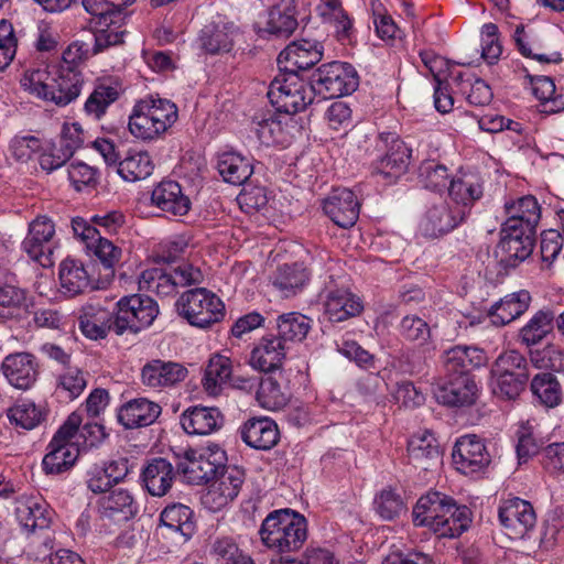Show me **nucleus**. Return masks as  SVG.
<instances>
[{
  "instance_id": "f257e3e1",
  "label": "nucleus",
  "mask_w": 564,
  "mask_h": 564,
  "mask_svg": "<svg viewBox=\"0 0 564 564\" xmlns=\"http://www.w3.org/2000/svg\"><path fill=\"white\" fill-rule=\"evenodd\" d=\"M486 352L477 347L455 346L443 355L445 376L434 387L433 393L440 404L460 408L473 405L478 397V387L471 370L486 366Z\"/></svg>"
},
{
  "instance_id": "f03ea898",
  "label": "nucleus",
  "mask_w": 564,
  "mask_h": 564,
  "mask_svg": "<svg viewBox=\"0 0 564 564\" xmlns=\"http://www.w3.org/2000/svg\"><path fill=\"white\" fill-rule=\"evenodd\" d=\"M415 527H424L438 538L454 539L465 532L470 522V510L438 491L419 498L412 510Z\"/></svg>"
},
{
  "instance_id": "7ed1b4c3",
  "label": "nucleus",
  "mask_w": 564,
  "mask_h": 564,
  "mask_svg": "<svg viewBox=\"0 0 564 564\" xmlns=\"http://www.w3.org/2000/svg\"><path fill=\"white\" fill-rule=\"evenodd\" d=\"M259 534L262 543L273 551L295 552L307 539V521L292 509L274 510L262 521Z\"/></svg>"
},
{
  "instance_id": "20e7f679",
  "label": "nucleus",
  "mask_w": 564,
  "mask_h": 564,
  "mask_svg": "<svg viewBox=\"0 0 564 564\" xmlns=\"http://www.w3.org/2000/svg\"><path fill=\"white\" fill-rule=\"evenodd\" d=\"M29 80L33 93L58 106H66L76 99L83 83L82 75L77 69L57 65L33 70Z\"/></svg>"
},
{
  "instance_id": "39448f33",
  "label": "nucleus",
  "mask_w": 564,
  "mask_h": 564,
  "mask_svg": "<svg viewBox=\"0 0 564 564\" xmlns=\"http://www.w3.org/2000/svg\"><path fill=\"white\" fill-rule=\"evenodd\" d=\"M268 98L278 111L293 115L313 102L315 91L311 79L306 83L297 73L280 70L269 86Z\"/></svg>"
},
{
  "instance_id": "423d86ee",
  "label": "nucleus",
  "mask_w": 564,
  "mask_h": 564,
  "mask_svg": "<svg viewBox=\"0 0 564 564\" xmlns=\"http://www.w3.org/2000/svg\"><path fill=\"white\" fill-rule=\"evenodd\" d=\"M204 275L199 268L182 262L170 270L151 268L144 270L139 278V290L152 292L158 296H171L178 288L199 284Z\"/></svg>"
},
{
  "instance_id": "0eeeda50",
  "label": "nucleus",
  "mask_w": 564,
  "mask_h": 564,
  "mask_svg": "<svg viewBox=\"0 0 564 564\" xmlns=\"http://www.w3.org/2000/svg\"><path fill=\"white\" fill-rule=\"evenodd\" d=\"M175 307L192 326L199 328L209 327L225 316V305L221 300L205 288L185 291L177 299Z\"/></svg>"
},
{
  "instance_id": "6e6552de",
  "label": "nucleus",
  "mask_w": 564,
  "mask_h": 564,
  "mask_svg": "<svg viewBox=\"0 0 564 564\" xmlns=\"http://www.w3.org/2000/svg\"><path fill=\"white\" fill-rule=\"evenodd\" d=\"M312 89L323 99L339 98L352 94L359 85V76L349 63L330 62L321 65L312 75Z\"/></svg>"
},
{
  "instance_id": "1a4fd4ad",
  "label": "nucleus",
  "mask_w": 564,
  "mask_h": 564,
  "mask_svg": "<svg viewBox=\"0 0 564 564\" xmlns=\"http://www.w3.org/2000/svg\"><path fill=\"white\" fill-rule=\"evenodd\" d=\"M226 462V452L214 444L185 451L176 467L177 473L182 474L188 484L203 485L214 480Z\"/></svg>"
},
{
  "instance_id": "9d476101",
  "label": "nucleus",
  "mask_w": 564,
  "mask_h": 564,
  "mask_svg": "<svg viewBox=\"0 0 564 564\" xmlns=\"http://www.w3.org/2000/svg\"><path fill=\"white\" fill-rule=\"evenodd\" d=\"M82 421V415L73 412L57 430L42 462L45 474H62L75 464L79 452L70 440L79 431Z\"/></svg>"
},
{
  "instance_id": "9b49d317",
  "label": "nucleus",
  "mask_w": 564,
  "mask_h": 564,
  "mask_svg": "<svg viewBox=\"0 0 564 564\" xmlns=\"http://www.w3.org/2000/svg\"><path fill=\"white\" fill-rule=\"evenodd\" d=\"M373 169L386 177L405 174L412 160V149L395 133L380 132L376 138Z\"/></svg>"
},
{
  "instance_id": "f8f14e48",
  "label": "nucleus",
  "mask_w": 564,
  "mask_h": 564,
  "mask_svg": "<svg viewBox=\"0 0 564 564\" xmlns=\"http://www.w3.org/2000/svg\"><path fill=\"white\" fill-rule=\"evenodd\" d=\"M115 333L122 335L129 330L138 333L152 325L159 314L158 303L150 296L133 294L122 296L115 304Z\"/></svg>"
},
{
  "instance_id": "ddd939ff",
  "label": "nucleus",
  "mask_w": 564,
  "mask_h": 564,
  "mask_svg": "<svg viewBox=\"0 0 564 564\" xmlns=\"http://www.w3.org/2000/svg\"><path fill=\"white\" fill-rule=\"evenodd\" d=\"M535 239L536 229L501 227L500 241L496 248L500 264L506 269L518 267L532 254Z\"/></svg>"
},
{
  "instance_id": "4468645a",
  "label": "nucleus",
  "mask_w": 564,
  "mask_h": 564,
  "mask_svg": "<svg viewBox=\"0 0 564 564\" xmlns=\"http://www.w3.org/2000/svg\"><path fill=\"white\" fill-rule=\"evenodd\" d=\"M112 297L95 296L80 308L79 328L89 339L105 338L109 330L115 332L116 311L110 310Z\"/></svg>"
},
{
  "instance_id": "2eb2a0df",
  "label": "nucleus",
  "mask_w": 564,
  "mask_h": 564,
  "mask_svg": "<svg viewBox=\"0 0 564 564\" xmlns=\"http://www.w3.org/2000/svg\"><path fill=\"white\" fill-rule=\"evenodd\" d=\"M455 468L464 475L482 471L490 464V454L484 441L475 434L459 437L452 453Z\"/></svg>"
},
{
  "instance_id": "dca6fc26",
  "label": "nucleus",
  "mask_w": 564,
  "mask_h": 564,
  "mask_svg": "<svg viewBox=\"0 0 564 564\" xmlns=\"http://www.w3.org/2000/svg\"><path fill=\"white\" fill-rule=\"evenodd\" d=\"M324 47L316 40L302 39L290 43L278 56L279 70L297 73L317 64Z\"/></svg>"
},
{
  "instance_id": "f3484780",
  "label": "nucleus",
  "mask_w": 564,
  "mask_h": 564,
  "mask_svg": "<svg viewBox=\"0 0 564 564\" xmlns=\"http://www.w3.org/2000/svg\"><path fill=\"white\" fill-rule=\"evenodd\" d=\"M324 312L333 323H340L361 313L364 306L348 289L338 288L330 280L324 291Z\"/></svg>"
},
{
  "instance_id": "a211bd4d",
  "label": "nucleus",
  "mask_w": 564,
  "mask_h": 564,
  "mask_svg": "<svg viewBox=\"0 0 564 564\" xmlns=\"http://www.w3.org/2000/svg\"><path fill=\"white\" fill-rule=\"evenodd\" d=\"M323 210L338 227L350 228L358 220L360 203L351 189L335 188L324 199Z\"/></svg>"
},
{
  "instance_id": "6ab92c4d",
  "label": "nucleus",
  "mask_w": 564,
  "mask_h": 564,
  "mask_svg": "<svg viewBox=\"0 0 564 564\" xmlns=\"http://www.w3.org/2000/svg\"><path fill=\"white\" fill-rule=\"evenodd\" d=\"M499 520L510 535L522 539L535 525L536 516L529 501L516 497L499 508Z\"/></svg>"
},
{
  "instance_id": "aec40b11",
  "label": "nucleus",
  "mask_w": 564,
  "mask_h": 564,
  "mask_svg": "<svg viewBox=\"0 0 564 564\" xmlns=\"http://www.w3.org/2000/svg\"><path fill=\"white\" fill-rule=\"evenodd\" d=\"M1 370L8 382L20 390L30 389L39 376L36 358L30 352L8 355L1 364Z\"/></svg>"
},
{
  "instance_id": "412c9836",
  "label": "nucleus",
  "mask_w": 564,
  "mask_h": 564,
  "mask_svg": "<svg viewBox=\"0 0 564 564\" xmlns=\"http://www.w3.org/2000/svg\"><path fill=\"white\" fill-rule=\"evenodd\" d=\"M289 346L276 335L263 336L250 354V366L264 373H275L285 359Z\"/></svg>"
},
{
  "instance_id": "4be33fe9",
  "label": "nucleus",
  "mask_w": 564,
  "mask_h": 564,
  "mask_svg": "<svg viewBox=\"0 0 564 564\" xmlns=\"http://www.w3.org/2000/svg\"><path fill=\"white\" fill-rule=\"evenodd\" d=\"M465 219L463 210L447 202H440L426 210L421 221V230L427 237H438L452 231Z\"/></svg>"
},
{
  "instance_id": "5701e85b",
  "label": "nucleus",
  "mask_w": 564,
  "mask_h": 564,
  "mask_svg": "<svg viewBox=\"0 0 564 564\" xmlns=\"http://www.w3.org/2000/svg\"><path fill=\"white\" fill-rule=\"evenodd\" d=\"M161 413L159 403L147 398H135L118 409L117 420L126 430H134L152 425Z\"/></svg>"
},
{
  "instance_id": "b1692460",
  "label": "nucleus",
  "mask_w": 564,
  "mask_h": 564,
  "mask_svg": "<svg viewBox=\"0 0 564 564\" xmlns=\"http://www.w3.org/2000/svg\"><path fill=\"white\" fill-rule=\"evenodd\" d=\"M239 434L248 446L259 451L271 449L280 440L278 425L269 417L249 419L240 426Z\"/></svg>"
},
{
  "instance_id": "393cba45",
  "label": "nucleus",
  "mask_w": 564,
  "mask_h": 564,
  "mask_svg": "<svg viewBox=\"0 0 564 564\" xmlns=\"http://www.w3.org/2000/svg\"><path fill=\"white\" fill-rule=\"evenodd\" d=\"M187 375V369L178 362L153 359L142 367L141 381L150 388H166L183 381Z\"/></svg>"
},
{
  "instance_id": "a878e982",
  "label": "nucleus",
  "mask_w": 564,
  "mask_h": 564,
  "mask_svg": "<svg viewBox=\"0 0 564 564\" xmlns=\"http://www.w3.org/2000/svg\"><path fill=\"white\" fill-rule=\"evenodd\" d=\"M409 462L419 469L432 470L442 464V452L430 432L413 435L408 443Z\"/></svg>"
},
{
  "instance_id": "bb28decb",
  "label": "nucleus",
  "mask_w": 564,
  "mask_h": 564,
  "mask_svg": "<svg viewBox=\"0 0 564 564\" xmlns=\"http://www.w3.org/2000/svg\"><path fill=\"white\" fill-rule=\"evenodd\" d=\"M505 212L507 219L501 227L525 228L527 230L536 229L541 219V207L536 198L532 195L506 202Z\"/></svg>"
},
{
  "instance_id": "cd10ccee",
  "label": "nucleus",
  "mask_w": 564,
  "mask_h": 564,
  "mask_svg": "<svg viewBox=\"0 0 564 564\" xmlns=\"http://www.w3.org/2000/svg\"><path fill=\"white\" fill-rule=\"evenodd\" d=\"M176 478L173 465L163 457H155L148 462L142 469V482L151 496L163 497L172 488Z\"/></svg>"
},
{
  "instance_id": "c85d7f7f",
  "label": "nucleus",
  "mask_w": 564,
  "mask_h": 564,
  "mask_svg": "<svg viewBox=\"0 0 564 564\" xmlns=\"http://www.w3.org/2000/svg\"><path fill=\"white\" fill-rule=\"evenodd\" d=\"M224 416L217 408L193 406L181 415V425L189 435H208L223 426Z\"/></svg>"
},
{
  "instance_id": "c756f323",
  "label": "nucleus",
  "mask_w": 564,
  "mask_h": 564,
  "mask_svg": "<svg viewBox=\"0 0 564 564\" xmlns=\"http://www.w3.org/2000/svg\"><path fill=\"white\" fill-rule=\"evenodd\" d=\"M153 205L162 212L173 216H184L191 208V200L182 193L177 182L163 181L153 191L151 195Z\"/></svg>"
},
{
  "instance_id": "7c9ffc66",
  "label": "nucleus",
  "mask_w": 564,
  "mask_h": 564,
  "mask_svg": "<svg viewBox=\"0 0 564 564\" xmlns=\"http://www.w3.org/2000/svg\"><path fill=\"white\" fill-rule=\"evenodd\" d=\"M237 28L234 23L218 21L206 24L199 34L202 50L208 54L227 53L234 46Z\"/></svg>"
},
{
  "instance_id": "2f4dec72",
  "label": "nucleus",
  "mask_w": 564,
  "mask_h": 564,
  "mask_svg": "<svg viewBox=\"0 0 564 564\" xmlns=\"http://www.w3.org/2000/svg\"><path fill=\"white\" fill-rule=\"evenodd\" d=\"M295 0H278L269 10L267 31L276 37H289L297 29Z\"/></svg>"
},
{
  "instance_id": "473e14b6",
  "label": "nucleus",
  "mask_w": 564,
  "mask_h": 564,
  "mask_svg": "<svg viewBox=\"0 0 564 564\" xmlns=\"http://www.w3.org/2000/svg\"><path fill=\"white\" fill-rule=\"evenodd\" d=\"M128 128L133 137L143 141L156 140L167 131L160 123V119L151 115L148 105L140 100L133 106Z\"/></svg>"
},
{
  "instance_id": "72a5a7b5",
  "label": "nucleus",
  "mask_w": 564,
  "mask_h": 564,
  "mask_svg": "<svg viewBox=\"0 0 564 564\" xmlns=\"http://www.w3.org/2000/svg\"><path fill=\"white\" fill-rule=\"evenodd\" d=\"M15 516L21 527L29 533L36 529H45L51 522L47 505L33 497L17 501Z\"/></svg>"
},
{
  "instance_id": "f704fd0d",
  "label": "nucleus",
  "mask_w": 564,
  "mask_h": 564,
  "mask_svg": "<svg viewBox=\"0 0 564 564\" xmlns=\"http://www.w3.org/2000/svg\"><path fill=\"white\" fill-rule=\"evenodd\" d=\"M530 302L531 295L527 290L507 295L491 306L489 311L491 322L498 326L509 324L529 308Z\"/></svg>"
},
{
  "instance_id": "c9c22d12",
  "label": "nucleus",
  "mask_w": 564,
  "mask_h": 564,
  "mask_svg": "<svg viewBox=\"0 0 564 564\" xmlns=\"http://www.w3.org/2000/svg\"><path fill=\"white\" fill-rule=\"evenodd\" d=\"M316 11L326 24L335 29L339 41H349L352 32V20L344 9L340 0H322Z\"/></svg>"
},
{
  "instance_id": "e433bc0d",
  "label": "nucleus",
  "mask_w": 564,
  "mask_h": 564,
  "mask_svg": "<svg viewBox=\"0 0 564 564\" xmlns=\"http://www.w3.org/2000/svg\"><path fill=\"white\" fill-rule=\"evenodd\" d=\"M447 191L453 206L463 210L466 218L474 203L482 196V186L477 180L469 176L452 178Z\"/></svg>"
},
{
  "instance_id": "4c0bfd02",
  "label": "nucleus",
  "mask_w": 564,
  "mask_h": 564,
  "mask_svg": "<svg viewBox=\"0 0 564 564\" xmlns=\"http://www.w3.org/2000/svg\"><path fill=\"white\" fill-rule=\"evenodd\" d=\"M452 83L456 87L455 93L465 95L466 100L473 106L488 105L494 94L490 86L481 78H474L473 75L457 73L452 74Z\"/></svg>"
},
{
  "instance_id": "58836bf2",
  "label": "nucleus",
  "mask_w": 564,
  "mask_h": 564,
  "mask_svg": "<svg viewBox=\"0 0 564 564\" xmlns=\"http://www.w3.org/2000/svg\"><path fill=\"white\" fill-rule=\"evenodd\" d=\"M217 170L224 181L232 185H242L253 173L251 162L235 152H226L218 156Z\"/></svg>"
},
{
  "instance_id": "ea45409f",
  "label": "nucleus",
  "mask_w": 564,
  "mask_h": 564,
  "mask_svg": "<svg viewBox=\"0 0 564 564\" xmlns=\"http://www.w3.org/2000/svg\"><path fill=\"white\" fill-rule=\"evenodd\" d=\"M59 282L63 292L75 296L90 285V276L84 264L74 259H65L59 265Z\"/></svg>"
},
{
  "instance_id": "a19ab883",
  "label": "nucleus",
  "mask_w": 564,
  "mask_h": 564,
  "mask_svg": "<svg viewBox=\"0 0 564 564\" xmlns=\"http://www.w3.org/2000/svg\"><path fill=\"white\" fill-rule=\"evenodd\" d=\"M311 328L312 319L297 312L282 314L276 319V336L285 345L304 340Z\"/></svg>"
},
{
  "instance_id": "79ce46f5",
  "label": "nucleus",
  "mask_w": 564,
  "mask_h": 564,
  "mask_svg": "<svg viewBox=\"0 0 564 564\" xmlns=\"http://www.w3.org/2000/svg\"><path fill=\"white\" fill-rule=\"evenodd\" d=\"M231 373L232 366L229 358L220 355L213 356L205 368L202 380L204 390L209 395H218Z\"/></svg>"
},
{
  "instance_id": "37998d69",
  "label": "nucleus",
  "mask_w": 564,
  "mask_h": 564,
  "mask_svg": "<svg viewBox=\"0 0 564 564\" xmlns=\"http://www.w3.org/2000/svg\"><path fill=\"white\" fill-rule=\"evenodd\" d=\"M308 281V272L301 263L284 264L275 273L273 285L283 296L295 295Z\"/></svg>"
},
{
  "instance_id": "c03bdc74",
  "label": "nucleus",
  "mask_w": 564,
  "mask_h": 564,
  "mask_svg": "<svg viewBox=\"0 0 564 564\" xmlns=\"http://www.w3.org/2000/svg\"><path fill=\"white\" fill-rule=\"evenodd\" d=\"M154 165L148 152L129 151L120 160L117 172L127 182H137L147 178L153 172Z\"/></svg>"
},
{
  "instance_id": "a18cd8bd",
  "label": "nucleus",
  "mask_w": 564,
  "mask_h": 564,
  "mask_svg": "<svg viewBox=\"0 0 564 564\" xmlns=\"http://www.w3.org/2000/svg\"><path fill=\"white\" fill-rule=\"evenodd\" d=\"M258 382L257 400L259 404L268 410L282 409L288 402V395L283 391L275 373H265Z\"/></svg>"
},
{
  "instance_id": "49530a36",
  "label": "nucleus",
  "mask_w": 564,
  "mask_h": 564,
  "mask_svg": "<svg viewBox=\"0 0 564 564\" xmlns=\"http://www.w3.org/2000/svg\"><path fill=\"white\" fill-rule=\"evenodd\" d=\"M531 391L546 408H555L562 401V388L558 380L549 372L534 376Z\"/></svg>"
},
{
  "instance_id": "de8ad7c7",
  "label": "nucleus",
  "mask_w": 564,
  "mask_h": 564,
  "mask_svg": "<svg viewBox=\"0 0 564 564\" xmlns=\"http://www.w3.org/2000/svg\"><path fill=\"white\" fill-rule=\"evenodd\" d=\"M555 326V315L551 310H541L534 314L521 329L520 335L528 345L541 341Z\"/></svg>"
},
{
  "instance_id": "09e8293b",
  "label": "nucleus",
  "mask_w": 564,
  "mask_h": 564,
  "mask_svg": "<svg viewBox=\"0 0 564 564\" xmlns=\"http://www.w3.org/2000/svg\"><path fill=\"white\" fill-rule=\"evenodd\" d=\"M102 508L110 518H117L118 521L129 520L134 517L138 507L129 491L118 489L104 500Z\"/></svg>"
},
{
  "instance_id": "8fccbe9b",
  "label": "nucleus",
  "mask_w": 564,
  "mask_h": 564,
  "mask_svg": "<svg viewBox=\"0 0 564 564\" xmlns=\"http://www.w3.org/2000/svg\"><path fill=\"white\" fill-rule=\"evenodd\" d=\"M8 419L11 424L24 430L36 427L44 417L41 408L29 400H21L8 410Z\"/></svg>"
},
{
  "instance_id": "3c124183",
  "label": "nucleus",
  "mask_w": 564,
  "mask_h": 564,
  "mask_svg": "<svg viewBox=\"0 0 564 564\" xmlns=\"http://www.w3.org/2000/svg\"><path fill=\"white\" fill-rule=\"evenodd\" d=\"M253 124L254 132L261 144L270 147L283 143V127L274 113L268 112L260 117H254Z\"/></svg>"
},
{
  "instance_id": "603ef678",
  "label": "nucleus",
  "mask_w": 564,
  "mask_h": 564,
  "mask_svg": "<svg viewBox=\"0 0 564 564\" xmlns=\"http://www.w3.org/2000/svg\"><path fill=\"white\" fill-rule=\"evenodd\" d=\"M207 552L215 564H229L245 551L232 536L217 535L208 539Z\"/></svg>"
},
{
  "instance_id": "864d4df0",
  "label": "nucleus",
  "mask_w": 564,
  "mask_h": 564,
  "mask_svg": "<svg viewBox=\"0 0 564 564\" xmlns=\"http://www.w3.org/2000/svg\"><path fill=\"white\" fill-rule=\"evenodd\" d=\"M193 511L189 507L182 503H173L163 509L160 514V521L163 525L181 532L183 535H189L193 528Z\"/></svg>"
},
{
  "instance_id": "5fc2aeb1",
  "label": "nucleus",
  "mask_w": 564,
  "mask_h": 564,
  "mask_svg": "<svg viewBox=\"0 0 564 564\" xmlns=\"http://www.w3.org/2000/svg\"><path fill=\"white\" fill-rule=\"evenodd\" d=\"M420 183L427 189L441 192L449 185V174L445 165L435 161H425L419 169Z\"/></svg>"
},
{
  "instance_id": "6e6d98bb",
  "label": "nucleus",
  "mask_w": 564,
  "mask_h": 564,
  "mask_svg": "<svg viewBox=\"0 0 564 564\" xmlns=\"http://www.w3.org/2000/svg\"><path fill=\"white\" fill-rule=\"evenodd\" d=\"M491 375H521L524 378L530 377L529 362L527 358L517 350L502 352L494 362Z\"/></svg>"
},
{
  "instance_id": "4d7b16f0",
  "label": "nucleus",
  "mask_w": 564,
  "mask_h": 564,
  "mask_svg": "<svg viewBox=\"0 0 564 564\" xmlns=\"http://www.w3.org/2000/svg\"><path fill=\"white\" fill-rule=\"evenodd\" d=\"M98 29L94 33L93 54H98L105 50L123 43L126 30L123 23H96Z\"/></svg>"
},
{
  "instance_id": "13d9d810",
  "label": "nucleus",
  "mask_w": 564,
  "mask_h": 564,
  "mask_svg": "<svg viewBox=\"0 0 564 564\" xmlns=\"http://www.w3.org/2000/svg\"><path fill=\"white\" fill-rule=\"evenodd\" d=\"M119 98L117 88L107 85H98L85 102V110L88 115L99 119L106 109Z\"/></svg>"
},
{
  "instance_id": "bf43d9fd",
  "label": "nucleus",
  "mask_w": 564,
  "mask_h": 564,
  "mask_svg": "<svg viewBox=\"0 0 564 564\" xmlns=\"http://www.w3.org/2000/svg\"><path fill=\"white\" fill-rule=\"evenodd\" d=\"M142 104L148 105V108L154 118L160 119V123L166 130L171 129L178 119V109L174 102L169 99L147 96L140 100Z\"/></svg>"
},
{
  "instance_id": "052dcab7",
  "label": "nucleus",
  "mask_w": 564,
  "mask_h": 564,
  "mask_svg": "<svg viewBox=\"0 0 564 564\" xmlns=\"http://www.w3.org/2000/svg\"><path fill=\"white\" fill-rule=\"evenodd\" d=\"M491 379L495 395L506 400H513L519 397L529 380V378L521 375H491Z\"/></svg>"
},
{
  "instance_id": "680f3d73",
  "label": "nucleus",
  "mask_w": 564,
  "mask_h": 564,
  "mask_svg": "<svg viewBox=\"0 0 564 564\" xmlns=\"http://www.w3.org/2000/svg\"><path fill=\"white\" fill-rule=\"evenodd\" d=\"M399 333L403 339L422 346L429 340L431 328L423 318L416 315H408L401 319Z\"/></svg>"
},
{
  "instance_id": "e2e57ef3",
  "label": "nucleus",
  "mask_w": 564,
  "mask_h": 564,
  "mask_svg": "<svg viewBox=\"0 0 564 564\" xmlns=\"http://www.w3.org/2000/svg\"><path fill=\"white\" fill-rule=\"evenodd\" d=\"M214 482L218 486L225 494L230 498L235 499L245 481V470L238 466L231 465L227 466L224 464V468L218 474L216 478H214Z\"/></svg>"
},
{
  "instance_id": "0e129e2a",
  "label": "nucleus",
  "mask_w": 564,
  "mask_h": 564,
  "mask_svg": "<svg viewBox=\"0 0 564 564\" xmlns=\"http://www.w3.org/2000/svg\"><path fill=\"white\" fill-rule=\"evenodd\" d=\"M502 53L499 31L495 23H486L481 28V56L488 64L498 61Z\"/></svg>"
},
{
  "instance_id": "69168bd1",
  "label": "nucleus",
  "mask_w": 564,
  "mask_h": 564,
  "mask_svg": "<svg viewBox=\"0 0 564 564\" xmlns=\"http://www.w3.org/2000/svg\"><path fill=\"white\" fill-rule=\"evenodd\" d=\"M377 512L384 520H393L404 510L400 495L392 489H383L375 499Z\"/></svg>"
},
{
  "instance_id": "338daca9",
  "label": "nucleus",
  "mask_w": 564,
  "mask_h": 564,
  "mask_svg": "<svg viewBox=\"0 0 564 564\" xmlns=\"http://www.w3.org/2000/svg\"><path fill=\"white\" fill-rule=\"evenodd\" d=\"M89 250L98 258L105 269L112 272L113 267L120 261L121 249L116 247L110 240L97 237L94 242H88Z\"/></svg>"
},
{
  "instance_id": "774afa93",
  "label": "nucleus",
  "mask_w": 564,
  "mask_h": 564,
  "mask_svg": "<svg viewBox=\"0 0 564 564\" xmlns=\"http://www.w3.org/2000/svg\"><path fill=\"white\" fill-rule=\"evenodd\" d=\"M68 178L76 191L84 187H96L98 184V171L84 162L72 163L68 167Z\"/></svg>"
}]
</instances>
